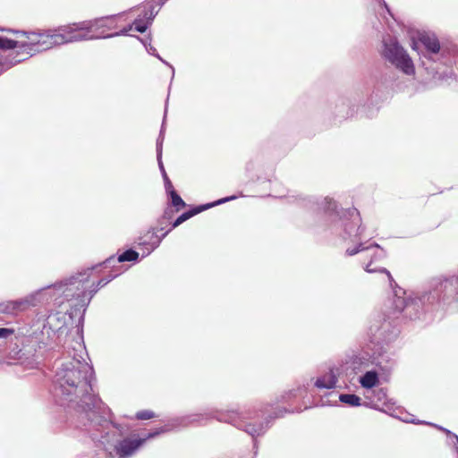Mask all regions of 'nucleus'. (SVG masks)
Instances as JSON below:
<instances>
[{"instance_id": "1", "label": "nucleus", "mask_w": 458, "mask_h": 458, "mask_svg": "<svg viewBox=\"0 0 458 458\" xmlns=\"http://www.w3.org/2000/svg\"><path fill=\"white\" fill-rule=\"evenodd\" d=\"M72 349V352L67 350V356L56 363L55 395L60 405L91 410L99 403V398L92 393L93 368L83 360L85 349L81 343L75 342Z\"/></svg>"}, {"instance_id": "2", "label": "nucleus", "mask_w": 458, "mask_h": 458, "mask_svg": "<svg viewBox=\"0 0 458 458\" xmlns=\"http://www.w3.org/2000/svg\"><path fill=\"white\" fill-rule=\"evenodd\" d=\"M91 270L92 268H89L64 281L55 284L53 285L55 293L58 297H63L64 301H74L72 307L75 310L83 309L85 311L93 297V293H88Z\"/></svg>"}, {"instance_id": "3", "label": "nucleus", "mask_w": 458, "mask_h": 458, "mask_svg": "<svg viewBox=\"0 0 458 458\" xmlns=\"http://www.w3.org/2000/svg\"><path fill=\"white\" fill-rule=\"evenodd\" d=\"M383 44L382 55L386 60L406 74L410 75L414 72L411 59L395 39L392 38H384Z\"/></svg>"}, {"instance_id": "4", "label": "nucleus", "mask_w": 458, "mask_h": 458, "mask_svg": "<svg viewBox=\"0 0 458 458\" xmlns=\"http://www.w3.org/2000/svg\"><path fill=\"white\" fill-rule=\"evenodd\" d=\"M93 26L92 23L83 21L59 27L56 38L60 40L61 45L95 38L96 37L89 36V33L93 32Z\"/></svg>"}, {"instance_id": "5", "label": "nucleus", "mask_w": 458, "mask_h": 458, "mask_svg": "<svg viewBox=\"0 0 458 458\" xmlns=\"http://www.w3.org/2000/svg\"><path fill=\"white\" fill-rule=\"evenodd\" d=\"M213 417L219 421L230 423L234 427L244 430L246 433L252 437L263 434L267 428V424L264 426L263 424L256 425L250 422H246L245 420H252L255 418V416H251L250 413H249L248 416H245L238 415L234 411H230L227 413H219L217 415H214Z\"/></svg>"}, {"instance_id": "6", "label": "nucleus", "mask_w": 458, "mask_h": 458, "mask_svg": "<svg viewBox=\"0 0 458 458\" xmlns=\"http://www.w3.org/2000/svg\"><path fill=\"white\" fill-rule=\"evenodd\" d=\"M360 251H367L369 253V255L371 257V260L364 267L366 272H368V273H376V272L385 273L386 275L389 282L391 283L393 281V277H392L390 272L387 269H386L384 267H373V261L374 260L380 259H383L385 257L384 250H381L377 244L375 243V244H372L370 246L365 247L364 243H360L354 249H350L349 248V249L346 250V253L349 256L355 255V254H357L358 252H360Z\"/></svg>"}, {"instance_id": "7", "label": "nucleus", "mask_w": 458, "mask_h": 458, "mask_svg": "<svg viewBox=\"0 0 458 458\" xmlns=\"http://www.w3.org/2000/svg\"><path fill=\"white\" fill-rule=\"evenodd\" d=\"M166 431H168V428L166 427H162L158 430L148 433L145 438L136 440L124 439L119 442L117 445H115L116 452L120 455V457L129 456L136 449H138L146 441V439L153 438L158 436L160 433Z\"/></svg>"}, {"instance_id": "8", "label": "nucleus", "mask_w": 458, "mask_h": 458, "mask_svg": "<svg viewBox=\"0 0 458 458\" xmlns=\"http://www.w3.org/2000/svg\"><path fill=\"white\" fill-rule=\"evenodd\" d=\"M41 294V291L32 293L23 299L8 301L5 304H0V312L12 313L24 310L30 306H36L39 301L38 297Z\"/></svg>"}, {"instance_id": "9", "label": "nucleus", "mask_w": 458, "mask_h": 458, "mask_svg": "<svg viewBox=\"0 0 458 458\" xmlns=\"http://www.w3.org/2000/svg\"><path fill=\"white\" fill-rule=\"evenodd\" d=\"M169 233L165 232L162 237H159L155 229L148 230L144 234L140 235L138 239V244L142 250V256L149 255L155 249H157L162 239Z\"/></svg>"}, {"instance_id": "10", "label": "nucleus", "mask_w": 458, "mask_h": 458, "mask_svg": "<svg viewBox=\"0 0 458 458\" xmlns=\"http://www.w3.org/2000/svg\"><path fill=\"white\" fill-rule=\"evenodd\" d=\"M38 38H40V33L32 32L30 34V36H28V41H16L11 39L13 42H14L15 46L10 47L9 49H13L16 47L22 49V54H26L27 56L19 58L18 60H21L19 63H21V61L28 58V56H31L35 54L36 46L38 44ZM16 60L17 59L15 57H13L10 60H6L4 63L9 64L12 62L14 63Z\"/></svg>"}, {"instance_id": "11", "label": "nucleus", "mask_w": 458, "mask_h": 458, "mask_svg": "<svg viewBox=\"0 0 458 458\" xmlns=\"http://www.w3.org/2000/svg\"><path fill=\"white\" fill-rule=\"evenodd\" d=\"M438 298L445 299L458 293V277L452 276L444 280L438 279L434 289Z\"/></svg>"}, {"instance_id": "12", "label": "nucleus", "mask_w": 458, "mask_h": 458, "mask_svg": "<svg viewBox=\"0 0 458 458\" xmlns=\"http://www.w3.org/2000/svg\"><path fill=\"white\" fill-rule=\"evenodd\" d=\"M235 197L234 196H232V197H227V198H225V199H221L214 203H209V204H207V205H203V206H199V207H196L194 208L193 209L191 210H189L187 212H184L182 213L181 216H179L177 217V219L173 223L172 225V229L179 226L181 224H182L183 222H185L186 220H188L189 218H191V216L209 208H212L216 205H219V204H222V203H225L226 201H229L231 199H234Z\"/></svg>"}, {"instance_id": "13", "label": "nucleus", "mask_w": 458, "mask_h": 458, "mask_svg": "<svg viewBox=\"0 0 458 458\" xmlns=\"http://www.w3.org/2000/svg\"><path fill=\"white\" fill-rule=\"evenodd\" d=\"M57 35L58 29L40 33V38H38V44L36 46L35 53L49 49L54 46L61 45L60 40L56 38Z\"/></svg>"}, {"instance_id": "14", "label": "nucleus", "mask_w": 458, "mask_h": 458, "mask_svg": "<svg viewBox=\"0 0 458 458\" xmlns=\"http://www.w3.org/2000/svg\"><path fill=\"white\" fill-rule=\"evenodd\" d=\"M425 299L428 301L429 296L425 294L421 297L409 298L404 317L411 319L420 318L422 305L425 303Z\"/></svg>"}, {"instance_id": "15", "label": "nucleus", "mask_w": 458, "mask_h": 458, "mask_svg": "<svg viewBox=\"0 0 458 458\" xmlns=\"http://www.w3.org/2000/svg\"><path fill=\"white\" fill-rule=\"evenodd\" d=\"M163 132H164V125L162 126L159 137L157 141V157L159 169L162 173V175H163V178L165 181V189H166V191H170V189L173 188V185L165 173V167H164V165L162 162V145H163V141H164Z\"/></svg>"}, {"instance_id": "16", "label": "nucleus", "mask_w": 458, "mask_h": 458, "mask_svg": "<svg viewBox=\"0 0 458 458\" xmlns=\"http://www.w3.org/2000/svg\"><path fill=\"white\" fill-rule=\"evenodd\" d=\"M420 41L432 54L439 52L440 45L435 35L423 33L420 36Z\"/></svg>"}, {"instance_id": "17", "label": "nucleus", "mask_w": 458, "mask_h": 458, "mask_svg": "<svg viewBox=\"0 0 458 458\" xmlns=\"http://www.w3.org/2000/svg\"><path fill=\"white\" fill-rule=\"evenodd\" d=\"M336 376L333 370H330L327 374L318 378L315 382V386L318 388L331 389L335 386Z\"/></svg>"}, {"instance_id": "18", "label": "nucleus", "mask_w": 458, "mask_h": 458, "mask_svg": "<svg viewBox=\"0 0 458 458\" xmlns=\"http://www.w3.org/2000/svg\"><path fill=\"white\" fill-rule=\"evenodd\" d=\"M138 257H139V253L137 251H135L133 250H128L124 251L123 253H122L116 259V261L117 262L134 261L138 259ZM114 260H115V259L111 257L105 261V264L106 266H108Z\"/></svg>"}, {"instance_id": "19", "label": "nucleus", "mask_w": 458, "mask_h": 458, "mask_svg": "<svg viewBox=\"0 0 458 458\" xmlns=\"http://www.w3.org/2000/svg\"><path fill=\"white\" fill-rule=\"evenodd\" d=\"M378 382L377 373L368 371L360 377V383L364 388H371Z\"/></svg>"}, {"instance_id": "20", "label": "nucleus", "mask_w": 458, "mask_h": 458, "mask_svg": "<svg viewBox=\"0 0 458 458\" xmlns=\"http://www.w3.org/2000/svg\"><path fill=\"white\" fill-rule=\"evenodd\" d=\"M339 400L349 406L356 407L361 404L360 398L356 394H342L339 395Z\"/></svg>"}, {"instance_id": "21", "label": "nucleus", "mask_w": 458, "mask_h": 458, "mask_svg": "<svg viewBox=\"0 0 458 458\" xmlns=\"http://www.w3.org/2000/svg\"><path fill=\"white\" fill-rule=\"evenodd\" d=\"M349 214L350 216L352 217V226H349V225L345 224L344 225V230L345 232L348 233V234H352V229L354 226H356L359 222H360V217H359V213L357 212L356 209H352V210H349Z\"/></svg>"}, {"instance_id": "22", "label": "nucleus", "mask_w": 458, "mask_h": 458, "mask_svg": "<svg viewBox=\"0 0 458 458\" xmlns=\"http://www.w3.org/2000/svg\"><path fill=\"white\" fill-rule=\"evenodd\" d=\"M408 300H409V298L407 299V298L401 297V296H395L394 302H393L394 309L400 312H403L404 315Z\"/></svg>"}, {"instance_id": "23", "label": "nucleus", "mask_w": 458, "mask_h": 458, "mask_svg": "<svg viewBox=\"0 0 458 458\" xmlns=\"http://www.w3.org/2000/svg\"><path fill=\"white\" fill-rule=\"evenodd\" d=\"M170 193L172 204L174 207H182L183 208L185 206L184 201L182 199V198L175 192V191L172 188L170 191H167Z\"/></svg>"}, {"instance_id": "24", "label": "nucleus", "mask_w": 458, "mask_h": 458, "mask_svg": "<svg viewBox=\"0 0 458 458\" xmlns=\"http://www.w3.org/2000/svg\"><path fill=\"white\" fill-rule=\"evenodd\" d=\"M89 23H92L93 26V32H95L98 29L107 27L112 28L111 25L108 24L109 19L108 18H101L99 20H96L94 21H89Z\"/></svg>"}, {"instance_id": "25", "label": "nucleus", "mask_w": 458, "mask_h": 458, "mask_svg": "<svg viewBox=\"0 0 458 458\" xmlns=\"http://www.w3.org/2000/svg\"><path fill=\"white\" fill-rule=\"evenodd\" d=\"M112 280V278L108 279H101L98 282L97 285L95 286L94 284L90 285V289L88 290V293H93V295L98 291L99 288L105 286L107 283H109Z\"/></svg>"}, {"instance_id": "26", "label": "nucleus", "mask_w": 458, "mask_h": 458, "mask_svg": "<svg viewBox=\"0 0 458 458\" xmlns=\"http://www.w3.org/2000/svg\"><path fill=\"white\" fill-rule=\"evenodd\" d=\"M155 417V413L151 411H140L137 412L136 418L138 420H149Z\"/></svg>"}, {"instance_id": "27", "label": "nucleus", "mask_w": 458, "mask_h": 458, "mask_svg": "<svg viewBox=\"0 0 458 458\" xmlns=\"http://www.w3.org/2000/svg\"><path fill=\"white\" fill-rule=\"evenodd\" d=\"M13 46H15V44L11 39L0 37V49L7 50Z\"/></svg>"}, {"instance_id": "28", "label": "nucleus", "mask_w": 458, "mask_h": 458, "mask_svg": "<svg viewBox=\"0 0 458 458\" xmlns=\"http://www.w3.org/2000/svg\"><path fill=\"white\" fill-rule=\"evenodd\" d=\"M135 30L140 33H143L148 29V24L143 23L140 20H136L134 21Z\"/></svg>"}, {"instance_id": "29", "label": "nucleus", "mask_w": 458, "mask_h": 458, "mask_svg": "<svg viewBox=\"0 0 458 458\" xmlns=\"http://www.w3.org/2000/svg\"><path fill=\"white\" fill-rule=\"evenodd\" d=\"M148 53H150L151 55L157 56L161 62H163L164 64L169 65L172 70H173V75L174 74V69L173 68L172 65H170L167 62H165L157 53V50L154 47L150 46L149 48H148Z\"/></svg>"}, {"instance_id": "30", "label": "nucleus", "mask_w": 458, "mask_h": 458, "mask_svg": "<svg viewBox=\"0 0 458 458\" xmlns=\"http://www.w3.org/2000/svg\"><path fill=\"white\" fill-rule=\"evenodd\" d=\"M21 60H16L14 63H10L9 64L6 63H0V75L4 73L5 71L13 67V65L19 64Z\"/></svg>"}, {"instance_id": "31", "label": "nucleus", "mask_w": 458, "mask_h": 458, "mask_svg": "<svg viewBox=\"0 0 458 458\" xmlns=\"http://www.w3.org/2000/svg\"><path fill=\"white\" fill-rule=\"evenodd\" d=\"M21 60H16L14 63H10L9 64L6 63H0V75L4 73L5 71L13 67V65L19 64Z\"/></svg>"}, {"instance_id": "32", "label": "nucleus", "mask_w": 458, "mask_h": 458, "mask_svg": "<svg viewBox=\"0 0 458 458\" xmlns=\"http://www.w3.org/2000/svg\"><path fill=\"white\" fill-rule=\"evenodd\" d=\"M21 60H16L14 63H10L9 64L6 63H0V75L4 73L5 71L13 67V65L19 64Z\"/></svg>"}, {"instance_id": "33", "label": "nucleus", "mask_w": 458, "mask_h": 458, "mask_svg": "<svg viewBox=\"0 0 458 458\" xmlns=\"http://www.w3.org/2000/svg\"><path fill=\"white\" fill-rule=\"evenodd\" d=\"M100 404H101V401L99 400V403H98V406L95 407V408H92L91 410L83 411L81 408H79V409L77 408V409H74V410L78 411H81V412H85L87 414V416H89V413L94 414L95 413V410H99L100 409ZM89 420H92V418L89 417Z\"/></svg>"}, {"instance_id": "34", "label": "nucleus", "mask_w": 458, "mask_h": 458, "mask_svg": "<svg viewBox=\"0 0 458 458\" xmlns=\"http://www.w3.org/2000/svg\"><path fill=\"white\" fill-rule=\"evenodd\" d=\"M100 404H101V401L99 400V403H98V406L95 407V408H92L91 410L83 411L81 408H79V409L77 408V409H74V410L78 411H81V412H85L87 414V416H89V413L94 414L95 413V410H99L100 409ZM89 420H92V418L89 417Z\"/></svg>"}, {"instance_id": "35", "label": "nucleus", "mask_w": 458, "mask_h": 458, "mask_svg": "<svg viewBox=\"0 0 458 458\" xmlns=\"http://www.w3.org/2000/svg\"><path fill=\"white\" fill-rule=\"evenodd\" d=\"M131 29V26H130L129 28H124L120 32H116L114 34H107L105 36H101V38H112V37H115V36H119V35H126Z\"/></svg>"}, {"instance_id": "36", "label": "nucleus", "mask_w": 458, "mask_h": 458, "mask_svg": "<svg viewBox=\"0 0 458 458\" xmlns=\"http://www.w3.org/2000/svg\"><path fill=\"white\" fill-rule=\"evenodd\" d=\"M326 202L328 204V206L327 208V210H331V209L335 210V209L336 205H335V203L334 201H332L331 199L327 200L326 199Z\"/></svg>"}, {"instance_id": "37", "label": "nucleus", "mask_w": 458, "mask_h": 458, "mask_svg": "<svg viewBox=\"0 0 458 458\" xmlns=\"http://www.w3.org/2000/svg\"><path fill=\"white\" fill-rule=\"evenodd\" d=\"M106 436H103L101 437L102 439L99 440L103 445L105 444V442H108V439H106Z\"/></svg>"}, {"instance_id": "38", "label": "nucleus", "mask_w": 458, "mask_h": 458, "mask_svg": "<svg viewBox=\"0 0 458 458\" xmlns=\"http://www.w3.org/2000/svg\"><path fill=\"white\" fill-rule=\"evenodd\" d=\"M156 14H157V13H154V12H153V10H151V12H150V15H149V18H148V19H149V20H152V19L155 17V15H156Z\"/></svg>"}, {"instance_id": "39", "label": "nucleus", "mask_w": 458, "mask_h": 458, "mask_svg": "<svg viewBox=\"0 0 458 458\" xmlns=\"http://www.w3.org/2000/svg\"><path fill=\"white\" fill-rule=\"evenodd\" d=\"M374 335H375L377 340H380L381 339V334H379V335H377V332H375Z\"/></svg>"}, {"instance_id": "40", "label": "nucleus", "mask_w": 458, "mask_h": 458, "mask_svg": "<svg viewBox=\"0 0 458 458\" xmlns=\"http://www.w3.org/2000/svg\"><path fill=\"white\" fill-rule=\"evenodd\" d=\"M361 233H362V230H361V229H360V227L359 226V227L357 228V234H359V235H360V234H361Z\"/></svg>"}, {"instance_id": "41", "label": "nucleus", "mask_w": 458, "mask_h": 458, "mask_svg": "<svg viewBox=\"0 0 458 458\" xmlns=\"http://www.w3.org/2000/svg\"><path fill=\"white\" fill-rule=\"evenodd\" d=\"M92 438H93L94 440H98V441L100 440V439H98V437H97V436H95V435H93V436H92Z\"/></svg>"}, {"instance_id": "42", "label": "nucleus", "mask_w": 458, "mask_h": 458, "mask_svg": "<svg viewBox=\"0 0 458 458\" xmlns=\"http://www.w3.org/2000/svg\"><path fill=\"white\" fill-rule=\"evenodd\" d=\"M379 392H380V394H382L383 395H385V393H384V391H383L382 389H381Z\"/></svg>"}]
</instances>
